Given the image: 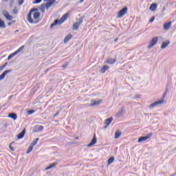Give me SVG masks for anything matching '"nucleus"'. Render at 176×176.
<instances>
[{"label": "nucleus", "instance_id": "nucleus-43", "mask_svg": "<svg viewBox=\"0 0 176 176\" xmlns=\"http://www.w3.org/2000/svg\"><path fill=\"white\" fill-rule=\"evenodd\" d=\"M136 98H141V95H137Z\"/></svg>", "mask_w": 176, "mask_h": 176}, {"label": "nucleus", "instance_id": "nucleus-2", "mask_svg": "<svg viewBox=\"0 0 176 176\" xmlns=\"http://www.w3.org/2000/svg\"><path fill=\"white\" fill-rule=\"evenodd\" d=\"M68 16H69V13H66L61 18L60 20L58 19H56L53 23L51 24L50 25V28H53L54 27V25H57V24L60 25V24H63V23H64V21H65V20H67V19H68Z\"/></svg>", "mask_w": 176, "mask_h": 176}, {"label": "nucleus", "instance_id": "nucleus-7", "mask_svg": "<svg viewBox=\"0 0 176 176\" xmlns=\"http://www.w3.org/2000/svg\"><path fill=\"white\" fill-rule=\"evenodd\" d=\"M162 104H164V100H157L151 104L149 105V108H155V107H157V105H162Z\"/></svg>", "mask_w": 176, "mask_h": 176}, {"label": "nucleus", "instance_id": "nucleus-18", "mask_svg": "<svg viewBox=\"0 0 176 176\" xmlns=\"http://www.w3.org/2000/svg\"><path fill=\"white\" fill-rule=\"evenodd\" d=\"M109 69V67L108 65H104L101 69H100V72L102 74H105V72L108 71Z\"/></svg>", "mask_w": 176, "mask_h": 176}, {"label": "nucleus", "instance_id": "nucleus-5", "mask_svg": "<svg viewBox=\"0 0 176 176\" xmlns=\"http://www.w3.org/2000/svg\"><path fill=\"white\" fill-rule=\"evenodd\" d=\"M126 13H127V7L123 8L118 12V14L117 15L118 19H120V17H123V16H124Z\"/></svg>", "mask_w": 176, "mask_h": 176}, {"label": "nucleus", "instance_id": "nucleus-40", "mask_svg": "<svg viewBox=\"0 0 176 176\" xmlns=\"http://www.w3.org/2000/svg\"><path fill=\"white\" fill-rule=\"evenodd\" d=\"M5 69V65H2L1 67H0V71H2Z\"/></svg>", "mask_w": 176, "mask_h": 176}, {"label": "nucleus", "instance_id": "nucleus-16", "mask_svg": "<svg viewBox=\"0 0 176 176\" xmlns=\"http://www.w3.org/2000/svg\"><path fill=\"white\" fill-rule=\"evenodd\" d=\"M168 45H170V41H166L162 43L161 45V49H166L168 47Z\"/></svg>", "mask_w": 176, "mask_h": 176}, {"label": "nucleus", "instance_id": "nucleus-28", "mask_svg": "<svg viewBox=\"0 0 176 176\" xmlns=\"http://www.w3.org/2000/svg\"><path fill=\"white\" fill-rule=\"evenodd\" d=\"M38 141H39V138H36L35 140H34L30 145L32 146H35V145L38 144Z\"/></svg>", "mask_w": 176, "mask_h": 176}, {"label": "nucleus", "instance_id": "nucleus-31", "mask_svg": "<svg viewBox=\"0 0 176 176\" xmlns=\"http://www.w3.org/2000/svg\"><path fill=\"white\" fill-rule=\"evenodd\" d=\"M122 115H123V109H121L120 111L117 113V116H118L119 118H120V116H122Z\"/></svg>", "mask_w": 176, "mask_h": 176}, {"label": "nucleus", "instance_id": "nucleus-21", "mask_svg": "<svg viewBox=\"0 0 176 176\" xmlns=\"http://www.w3.org/2000/svg\"><path fill=\"white\" fill-rule=\"evenodd\" d=\"M72 38V34H69L67 35L65 39H64V43H67V42H68L69 40H71Z\"/></svg>", "mask_w": 176, "mask_h": 176}, {"label": "nucleus", "instance_id": "nucleus-3", "mask_svg": "<svg viewBox=\"0 0 176 176\" xmlns=\"http://www.w3.org/2000/svg\"><path fill=\"white\" fill-rule=\"evenodd\" d=\"M83 23V16H81L80 18L78 19V21L74 23L73 24V30L74 31H76V30L79 29V25Z\"/></svg>", "mask_w": 176, "mask_h": 176}, {"label": "nucleus", "instance_id": "nucleus-35", "mask_svg": "<svg viewBox=\"0 0 176 176\" xmlns=\"http://www.w3.org/2000/svg\"><path fill=\"white\" fill-rule=\"evenodd\" d=\"M12 144H13V142H12V143L9 145V148H10V151H12V152H14V148H13V146H12Z\"/></svg>", "mask_w": 176, "mask_h": 176}, {"label": "nucleus", "instance_id": "nucleus-13", "mask_svg": "<svg viewBox=\"0 0 176 176\" xmlns=\"http://www.w3.org/2000/svg\"><path fill=\"white\" fill-rule=\"evenodd\" d=\"M91 104H90V107H97L98 105H100L101 102H102V100H91Z\"/></svg>", "mask_w": 176, "mask_h": 176}, {"label": "nucleus", "instance_id": "nucleus-47", "mask_svg": "<svg viewBox=\"0 0 176 176\" xmlns=\"http://www.w3.org/2000/svg\"><path fill=\"white\" fill-rule=\"evenodd\" d=\"M3 65H5V67H6V65H8V62L5 63V64H3Z\"/></svg>", "mask_w": 176, "mask_h": 176}, {"label": "nucleus", "instance_id": "nucleus-52", "mask_svg": "<svg viewBox=\"0 0 176 176\" xmlns=\"http://www.w3.org/2000/svg\"><path fill=\"white\" fill-rule=\"evenodd\" d=\"M5 1H8V0H5Z\"/></svg>", "mask_w": 176, "mask_h": 176}, {"label": "nucleus", "instance_id": "nucleus-51", "mask_svg": "<svg viewBox=\"0 0 176 176\" xmlns=\"http://www.w3.org/2000/svg\"><path fill=\"white\" fill-rule=\"evenodd\" d=\"M37 22H34V24H36Z\"/></svg>", "mask_w": 176, "mask_h": 176}, {"label": "nucleus", "instance_id": "nucleus-26", "mask_svg": "<svg viewBox=\"0 0 176 176\" xmlns=\"http://www.w3.org/2000/svg\"><path fill=\"white\" fill-rule=\"evenodd\" d=\"M113 162H115V157H111L110 158H109L107 163L109 165V164H112Z\"/></svg>", "mask_w": 176, "mask_h": 176}, {"label": "nucleus", "instance_id": "nucleus-46", "mask_svg": "<svg viewBox=\"0 0 176 176\" xmlns=\"http://www.w3.org/2000/svg\"><path fill=\"white\" fill-rule=\"evenodd\" d=\"M167 94V89L166 90L164 94V97H165V96Z\"/></svg>", "mask_w": 176, "mask_h": 176}, {"label": "nucleus", "instance_id": "nucleus-33", "mask_svg": "<svg viewBox=\"0 0 176 176\" xmlns=\"http://www.w3.org/2000/svg\"><path fill=\"white\" fill-rule=\"evenodd\" d=\"M32 113H35V111L34 110H29L28 111V115H32Z\"/></svg>", "mask_w": 176, "mask_h": 176}, {"label": "nucleus", "instance_id": "nucleus-23", "mask_svg": "<svg viewBox=\"0 0 176 176\" xmlns=\"http://www.w3.org/2000/svg\"><path fill=\"white\" fill-rule=\"evenodd\" d=\"M36 131L38 133L39 131H43V126H35Z\"/></svg>", "mask_w": 176, "mask_h": 176}, {"label": "nucleus", "instance_id": "nucleus-8", "mask_svg": "<svg viewBox=\"0 0 176 176\" xmlns=\"http://www.w3.org/2000/svg\"><path fill=\"white\" fill-rule=\"evenodd\" d=\"M2 14L4 16V17H6V19H7V20H8L9 21H11V20H13V16L9 14V12L8 11L4 10L2 12Z\"/></svg>", "mask_w": 176, "mask_h": 176}, {"label": "nucleus", "instance_id": "nucleus-1", "mask_svg": "<svg viewBox=\"0 0 176 176\" xmlns=\"http://www.w3.org/2000/svg\"><path fill=\"white\" fill-rule=\"evenodd\" d=\"M32 13H33V19L34 20H37L41 16V12H38V8H32L28 14V21L30 23V24H34V19H32Z\"/></svg>", "mask_w": 176, "mask_h": 176}, {"label": "nucleus", "instance_id": "nucleus-49", "mask_svg": "<svg viewBox=\"0 0 176 176\" xmlns=\"http://www.w3.org/2000/svg\"><path fill=\"white\" fill-rule=\"evenodd\" d=\"M8 25H12V23H8Z\"/></svg>", "mask_w": 176, "mask_h": 176}, {"label": "nucleus", "instance_id": "nucleus-39", "mask_svg": "<svg viewBox=\"0 0 176 176\" xmlns=\"http://www.w3.org/2000/svg\"><path fill=\"white\" fill-rule=\"evenodd\" d=\"M50 3H52V5H53V3H54L56 2V0H48Z\"/></svg>", "mask_w": 176, "mask_h": 176}, {"label": "nucleus", "instance_id": "nucleus-24", "mask_svg": "<svg viewBox=\"0 0 176 176\" xmlns=\"http://www.w3.org/2000/svg\"><path fill=\"white\" fill-rule=\"evenodd\" d=\"M0 28H6V25H5V21H3V20H2L0 18Z\"/></svg>", "mask_w": 176, "mask_h": 176}, {"label": "nucleus", "instance_id": "nucleus-10", "mask_svg": "<svg viewBox=\"0 0 176 176\" xmlns=\"http://www.w3.org/2000/svg\"><path fill=\"white\" fill-rule=\"evenodd\" d=\"M113 120V118L112 117L106 119L104 121V124H106V126L104 127V129H107V127H108V126H109V124L112 123Z\"/></svg>", "mask_w": 176, "mask_h": 176}, {"label": "nucleus", "instance_id": "nucleus-9", "mask_svg": "<svg viewBox=\"0 0 176 176\" xmlns=\"http://www.w3.org/2000/svg\"><path fill=\"white\" fill-rule=\"evenodd\" d=\"M10 72H12V69H9V70H6V71H4V72L0 75V80H3V79H5V77L6 76V75H8V74H9Z\"/></svg>", "mask_w": 176, "mask_h": 176}, {"label": "nucleus", "instance_id": "nucleus-37", "mask_svg": "<svg viewBox=\"0 0 176 176\" xmlns=\"http://www.w3.org/2000/svg\"><path fill=\"white\" fill-rule=\"evenodd\" d=\"M153 21H155V16L151 18L149 23H153Z\"/></svg>", "mask_w": 176, "mask_h": 176}, {"label": "nucleus", "instance_id": "nucleus-36", "mask_svg": "<svg viewBox=\"0 0 176 176\" xmlns=\"http://www.w3.org/2000/svg\"><path fill=\"white\" fill-rule=\"evenodd\" d=\"M18 12H19V11H18L17 9H16V8H14V9L12 10V13H13L14 14H17Z\"/></svg>", "mask_w": 176, "mask_h": 176}, {"label": "nucleus", "instance_id": "nucleus-6", "mask_svg": "<svg viewBox=\"0 0 176 176\" xmlns=\"http://www.w3.org/2000/svg\"><path fill=\"white\" fill-rule=\"evenodd\" d=\"M153 134L152 133L147 134L146 136H142L139 138L138 142H144V141H146L148 138H151Z\"/></svg>", "mask_w": 176, "mask_h": 176}, {"label": "nucleus", "instance_id": "nucleus-4", "mask_svg": "<svg viewBox=\"0 0 176 176\" xmlns=\"http://www.w3.org/2000/svg\"><path fill=\"white\" fill-rule=\"evenodd\" d=\"M157 41H159V38L157 36L153 37L151 41L149 42V44L148 45V49H152L153 46H155L156 43H157Z\"/></svg>", "mask_w": 176, "mask_h": 176}, {"label": "nucleus", "instance_id": "nucleus-42", "mask_svg": "<svg viewBox=\"0 0 176 176\" xmlns=\"http://www.w3.org/2000/svg\"><path fill=\"white\" fill-rule=\"evenodd\" d=\"M12 98H13V95L9 96L8 100H12Z\"/></svg>", "mask_w": 176, "mask_h": 176}, {"label": "nucleus", "instance_id": "nucleus-14", "mask_svg": "<svg viewBox=\"0 0 176 176\" xmlns=\"http://www.w3.org/2000/svg\"><path fill=\"white\" fill-rule=\"evenodd\" d=\"M171 24H172L171 21L165 23L164 24V30H165V31L170 30V28H171Z\"/></svg>", "mask_w": 176, "mask_h": 176}, {"label": "nucleus", "instance_id": "nucleus-41", "mask_svg": "<svg viewBox=\"0 0 176 176\" xmlns=\"http://www.w3.org/2000/svg\"><path fill=\"white\" fill-rule=\"evenodd\" d=\"M60 115V111H57L55 114L54 116H58Z\"/></svg>", "mask_w": 176, "mask_h": 176}, {"label": "nucleus", "instance_id": "nucleus-15", "mask_svg": "<svg viewBox=\"0 0 176 176\" xmlns=\"http://www.w3.org/2000/svg\"><path fill=\"white\" fill-rule=\"evenodd\" d=\"M106 64H115L116 63V58H109L106 61Z\"/></svg>", "mask_w": 176, "mask_h": 176}, {"label": "nucleus", "instance_id": "nucleus-27", "mask_svg": "<svg viewBox=\"0 0 176 176\" xmlns=\"http://www.w3.org/2000/svg\"><path fill=\"white\" fill-rule=\"evenodd\" d=\"M52 3H49L47 2V3L45 4V7L46 8L47 10H49V9L50 8V6H52Z\"/></svg>", "mask_w": 176, "mask_h": 176}, {"label": "nucleus", "instance_id": "nucleus-11", "mask_svg": "<svg viewBox=\"0 0 176 176\" xmlns=\"http://www.w3.org/2000/svg\"><path fill=\"white\" fill-rule=\"evenodd\" d=\"M25 131H26V129L25 128H24L22 131L17 135V138L18 140H23V138H24V135H25Z\"/></svg>", "mask_w": 176, "mask_h": 176}, {"label": "nucleus", "instance_id": "nucleus-29", "mask_svg": "<svg viewBox=\"0 0 176 176\" xmlns=\"http://www.w3.org/2000/svg\"><path fill=\"white\" fill-rule=\"evenodd\" d=\"M45 4H41L40 7V10L42 13H45Z\"/></svg>", "mask_w": 176, "mask_h": 176}, {"label": "nucleus", "instance_id": "nucleus-22", "mask_svg": "<svg viewBox=\"0 0 176 176\" xmlns=\"http://www.w3.org/2000/svg\"><path fill=\"white\" fill-rule=\"evenodd\" d=\"M22 50H24V45H22L21 47H19L16 51L14 52V55L19 54Z\"/></svg>", "mask_w": 176, "mask_h": 176}, {"label": "nucleus", "instance_id": "nucleus-48", "mask_svg": "<svg viewBox=\"0 0 176 176\" xmlns=\"http://www.w3.org/2000/svg\"><path fill=\"white\" fill-rule=\"evenodd\" d=\"M85 0H80V3H82V2H83Z\"/></svg>", "mask_w": 176, "mask_h": 176}, {"label": "nucleus", "instance_id": "nucleus-45", "mask_svg": "<svg viewBox=\"0 0 176 176\" xmlns=\"http://www.w3.org/2000/svg\"><path fill=\"white\" fill-rule=\"evenodd\" d=\"M118 40H119V38H116V39H114V42H118Z\"/></svg>", "mask_w": 176, "mask_h": 176}, {"label": "nucleus", "instance_id": "nucleus-12", "mask_svg": "<svg viewBox=\"0 0 176 176\" xmlns=\"http://www.w3.org/2000/svg\"><path fill=\"white\" fill-rule=\"evenodd\" d=\"M96 144H97V138H96V136H94L90 143L87 144V146L88 148H91V146H93V145H96Z\"/></svg>", "mask_w": 176, "mask_h": 176}, {"label": "nucleus", "instance_id": "nucleus-44", "mask_svg": "<svg viewBox=\"0 0 176 176\" xmlns=\"http://www.w3.org/2000/svg\"><path fill=\"white\" fill-rule=\"evenodd\" d=\"M63 68L65 69V68H67V65H63Z\"/></svg>", "mask_w": 176, "mask_h": 176}, {"label": "nucleus", "instance_id": "nucleus-25", "mask_svg": "<svg viewBox=\"0 0 176 176\" xmlns=\"http://www.w3.org/2000/svg\"><path fill=\"white\" fill-rule=\"evenodd\" d=\"M33 149H34V146H31V144H30L28 148L27 152H26L27 155H28L29 153H31V152H32Z\"/></svg>", "mask_w": 176, "mask_h": 176}, {"label": "nucleus", "instance_id": "nucleus-19", "mask_svg": "<svg viewBox=\"0 0 176 176\" xmlns=\"http://www.w3.org/2000/svg\"><path fill=\"white\" fill-rule=\"evenodd\" d=\"M157 8V4L153 3L150 6L149 9H150V10H151V12H155Z\"/></svg>", "mask_w": 176, "mask_h": 176}, {"label": "nucleus", "instance_id": "nucleus-34", "mask_svg": "<svg viewBox=\"0 0 176 176\" xmlns=\"http://www.w3.org/2000/svg\"><path fill=\"white\" fill-rule=\"evenodd\" d=\"M42 2V0H35L34 1H33V3L34 4H38V3H41Z\"/></svg>", "mask_w": 176, "mask_h": 176}, {"label": "nucleus", "instance_id": "nucleus-20", "mask_svg": "<svg viewBox=\"0 0 176 176\" xmlns=\"http://www.w3.org/2000/svg\"><path fill=\"white\" fill-rule=\"evenodd\" d=\"M58 164V162H53L49 166H47L45 170H50V168H53V167H56Z\"/></svg>", "mask_w": 176, "mask_h": 176}, {"label": "nucleus", "instance_id": "nucleus-32", "mask_svg": "<svg viewBox=\"0 0 176 176\" xmlns=\"http://www.w3.org/2000/svg\"><path fill=\"white\" fill-rule=\"evenodd\" d=\"M14 56H16V55L14 54V52H13L12 54H10V55L8 56V60H12V58H13V57H14Z\"/></svg>", "mask_w": 176, "mask_h": 176}, {"label": "nucleus", "instance_id": "nucleus-17", "mask_svg": "<svg viewBox=\"0 0 176 176\" xmlns=\"http://www.w3.org/2000/svg\"><path fill=\"white\" fill-rule=\"evenodd\" d=\"M8 117L10 119H13V120H17V114H16L15 113H9Z\"/></svg>", "mask_w": 176, "mask_h": 176}, {"label": "nucleus", "instance_id": "nucleus-38", "mask_svg": "<svg viewBox=\"0 0 176 176\" xmlns=\"http://www.w3.org/2000/svg\"><path fill=\"white\" fill-rule=\"evenodd\" d=\"M24 3V0H19V5H23Z\"/></svg>", "mask_w": 176, "mask_h": 176}, {"label": "nucleus", "instance_id": "nucleus-30", "mask_svg": "<svg viewBox=\"0 0 176 176\" xmlns=\"http://www.w3.org/2000/svg\"><path fill=\"white\" fill-rule=\"evenodd\" d=\"M120 135H122V133H120V132H116V133H115V138L118 139V138H119V137H120Z\"/></svg>", "mask_w": 176, "mask_h": 176}, {"label": "nucleus", "instance_id": "nucleus-50", "mask_svg": "<svg viewBox=\"0 0 176 176\" xmlns=\"http://www.w3.org/2000/svg\"><path fill=\"white\" fill-rule=\"evenodd\" d=\"M46 1H49V0H44V2H46Z\"/></svg>", "mask_w": 176, "mask_h": 176}]
</instances>
